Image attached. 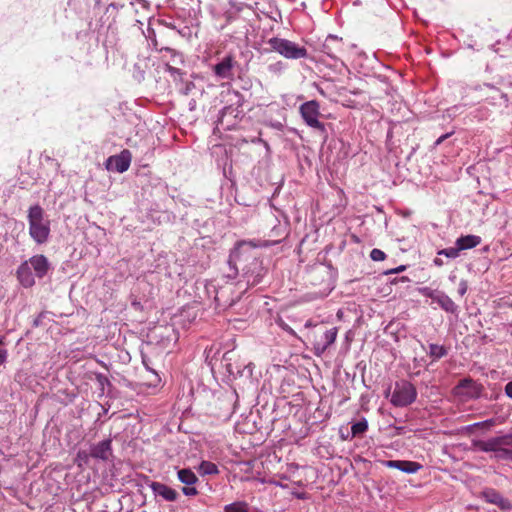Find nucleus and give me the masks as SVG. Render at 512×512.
<instances>
[{"label": "nucleus", "mask_w": 512, "mask_h": 512, "mask_svg": "<svg viewBox=\"0 0 512 512\" xmlns=\"http://www.w3.org/2000/svg\"><path fill=\"white\" fill-rule=\"evenodd\" d=\"M228 262L236 271L240 269L243 272L250 286L259 284L267 271L262 261L254 255L253 246L248 242L238 243L231 251Z\"/></svg>", "instance_id": "1"}, {"label": "nucleus", "mask_w": 512, "mask_h": 512, "mask_svg": "<svg viewBox=\"0 0 512 512\" xmlns=\"http://www.w3.org/2000/svg\"><path fill=\"white\" fill-rule=\"evenodd\" d=\"M472 449L493 452L495 461H512V434L491 437L488 440H472Z\"/></svg>", "instance_id": "2"}, {"label": "nucleus", "mask_w": 512, "mask_h": 512, "mask_svg": "<svg viewBox=\"0 0 512 512\" xmlns=\"http://www.w3.org/2000/svg\"><path fill=\"white\" fill-rule=\"evenodd\" d=\"M29 234L38 244L45 243L50 234L49 221L44 219V210L38 204L31 206L28 212Z\"/></svg>", "instance_id": "3"}, {"label": "nucleus", "mask_w": 512, "mask_h": 512, "mask_svg": "<svg viewBox=\"0 0 512 512\" xmlns=\"http://www.w3.org/2000/svg\"><path fill=\"white\" fill-rule=\"evenodd\" d=\"M270 50L279 53L286 59L297 60L308 57V51L304 46L288 39L272 37L267 41Z\"/></svg>", "instance_id": "4"}, {"label": "nucleus", "mask_w": 512, "mask_h": 512, "mask_svg": "<svg viewBox=\"0 0 512 512\" xmlns=\"http://www.w3.org/2000/svg\"><path fill=\"white\" fill-rule=\"evenodd\" d=\"M416 397L414 385L408 381H401L396 382L390 401L396 407H405L412 404Z\"/></svg>", "instance_id": "5"}, {"label": "nucleus", "mask_w": 512, "mask_h": 512, "mask_svg": "<svg viewBox=\"0 0 512 512\" xmlns=\"http://www.w3.org/2000/svg\"><path fill=\"white\" fill-rule=\"evenodd\" d=\"M299 112L304 122L311 128L322 133L326 132L325 124L319 121L320 105L316 100H310L301 104Z\"/></svg>", "instance_id": "6"}, {"label": "nucleus", "mask_w": 512, "mask_h": 512, "mask_svg": "<svg viewBox=\"0 0 512 512\" xmlns=\"http://www.w3.org/2000/svg\"><path fill=\"white\" fill-rule=\"evenodd\" d=\"M321 52L330 59L339 61L345 52V44L342 38L328 35L321 46Z\"/></svg>", "instance_id": "7"}, {"label": "nucleus", "mask_w": 512, "mask_h": 512, "mask_svg": "<svg viewBox=\"0 0 512 512\" xmlns=\"http://www.w3.org/2000/svg\"><path fill=\"white\" fill-rule=\"evenodd\" d=\"M420 293L428 298H431L433 301L437 302L440 307L449 313H456L457 305L453 302V300L447 296L445 293L437 290H432L429 287H424L420 289Z\"/></svg>", "instance_id": "8"}, {"label": "nucleus", "mask_w": 512, "mask_h": 512, "mask_svg": "<svg viewBox=\"0 0 512 512\" xmlns=\"http://www.w3.org/2000/svg\"><path fill=\"white\" fill-rule=\"evenodd\" d=\"M338 329L336 327L325 331L321 336H314L313 350L316 356H321L335 342Z\"/></svg>", "instance_id": "9"}, {"label": "nucleus", "mask_w": 512, "mask_h": 512, "mask_svg": "<svg viewBox=\"0 0 512 512\" xmlns=\"http://www.w3.org/2000/svg\"><path fill=\"white\" fill-rule=\"evenodd\" d=\"M146 483L152 489L155 496H160L166 501H169V502L176 501L179 496L178 492L175 489H173L163 483L156 482V481H150L147 477H146Z\"/></svg>", "instance_id": "10"}, {"label": "nucleus", "mask_w": 512, "mask_h": 512, "mask_svg": "<svg viewBox=\"0 0 512 512\" xmlns=\"http://www.w3.org/2000/svg\"><path fill=\"white\" fill-rule=\"evenodd\" d=\"M132 155L127 149L123 150L119 155L111 156L107 161V168L111 169L110 166H114V170L123 173L128 170L131 163Z\"/></svg>", "instance_id": "11"}, {"label": "nucleus", "mask_w": 512, "mask_h": 512, "mask_svg": "<svg viewBox=\"0 0 512 512\" xmlns=\"http://www.w3.org/2000/svg\"><path fill=\"white\" fill-rule=\"evenodd\" d=\"M90 455L92 458L102 461L110 460L112 456V440L105 439L95 445L91 446Z\"/></svg>", "instance_id": "12"}, {"label": "nucleus", "mask_w": 512, "mask_h": 512, "mask_svg": "<svg viewBox=\"0 0 512 512\" xmlns=\"http://www.w3.org/2000/svg\"><path fill=\"white\" fill-rule=\"evenodd\" d=\"M160 52H166L170 55L171 61L166 63V68L171 73V75H181L180 69L174 65L183 64L184 60L182 54L169 47H161Z\"/></svg>", "instance_id": "13"}, {"label": "nucleus", "mask_w": 512, "mask_h": 512, "mask_svg": "<svg viewBox=\"0 0 512 512\" xmlns=\"http://www.w3.org/2000/svg\"><path fill=\"white\" fill-rule=\"evenodd\" d=\"M37 277H44L49 270V262L44 255H35L27 261Z\"/></svg>", "instance_id": "14"}, {"label": "nucleus", "mask_w": 512, "mask_h": 512, "mask_svg": "<svg viewBox=\"0 0 512 512\" xmlns=\"http://www.w3.org/2000/svg\"><path fill=\"white\" fill-rule=\"evenodd\" d=\"M483 495L487 502L499 506L502 510L512 509V504L510 501L493 489L485 491Z\"/></svg>", "instance_id": "15"}, {"label": "nucleus", "mask_w": 512, "mask_h": 512, "mask_svg": "<svg viewBox=\"0 0 512 512\" xmlns=\"http://www.w3.org/2000/svg\"><path fill=\"white\" fill-rule=\"evenodd\" d=\"M17 278L25 288L32 287L35 284V279L28 262H24L19 266L17 270Z\"/></svg>", "instance_id": "16"}, {"label": "nucleus", "mask_w": 512, "mask_h": 512, "mask_svg": "<svg viewBox=\"0 0 512 512\" xmlns=\"http://www.w3.org/2000/svg\"><path fill=\"white\" fill-rule=\"evenodd\" d=\"M233 57L232 56H226L222 59L221 62L216 64L214 66V72L215 74L223 79L230 78L232 76V68H233Z\"/></svg>", "instance_id": "17"}, {"label": "nucleus", "mask_w": 512, "mask_h": 512, "mask_svg": "<svg viewBox=\"0 0 512 512\" xmlns=\"http://www.w3.org/2000/svg\"><path fill=\"white\" fill-rule=\"evenodd\" d=\"M481 243V237L476 235H465L461 236L456 240V245L459 246V249L467 250L472 249L478 246Z\"/></svg>", "instance_id": "18"}, {"label": "nucleus", "mask_w": 512, "mask_h": 512, "mask_svg": "<svg viewBox=\"0 0 512 512\" xmlns=\"http://www.w3.org/2000/svg\"><path fill=\"white\" fill-rule=\"evenodd\" d=\"M458 389H468L466 392V395L472 398L479 397L481 386L477 385L473 382L471 379H463L460 381L459 385L457 386Z\"/></svg>", "instance_id": "19"}, {"label": "nucleus", "mask_w": 512, "mask_h": 512, "mask_svg": "<svg viewBox=\"0 0 512 512\" xmlns=\"http://www.w3.org/2000/svg\"><path fill=\"white\" fill-rule=\"evenodd\" d=\"M177 476L180 482L188 486L194 485L198 481L195 473L188 468L178 470Z\"/></svg>", "instance_id": "20"}, {"label": "nucleus", "mask_w": 512, "mask_h": 512, "mask_svg": "<svg viewBox=\"0 0 512 512\" xmlns=\"http://www.w3.org/2000/svg\"><path fill=\"white\" fill-rule=\"evenodd\" d=\"M198 471L201 475H216L219 473L216 464L210 461H202L198 467Z\"/></svg>", "instance_id": "21"}, {"label": "nucleus", "mask_w": 512, "mask_h": 512, "mask_svg": "<svg viewBox=\"0 0 512 512\" xmlns=\"http://www.w3.org/2000/svg\"><path fill=\"white\" fill-rule=\"evenodd\" d=\"M368 429V422L365 418H362L360 421L354 423L351 427L352 437H356L365 433Z\"/></svg>", "instance_id": "22"}, {"label": "nucleus", "mask_w": 512, "mask_h": 512, "mask_svg": "<svg viewBox=\"0 0 512 512\" xmlns=\"http://www.w3.org/2000/svg\"><path fill=\"white\" fill-rule=\"evenodd\" d=\"M429 354L431 357L435 359H440L447 354V350L444 346H440L438 344H430L429 345Z\"/></svg>", "instance_id": "23"}, {"label": "nucleus", "mask_w": 512, "mask_h": 512, "mask_svg": "<svg viewBox=\"0 0 512 512\" xmlns=\"http://www.w3.org/2000/svg\"><path fill=\"white\" fill-rule=\"evenodd\" d=\"M420 468L421 465L413 461L403 460L402 465H400V470L409 474L416 473Z\"/></svg>", "instance_id": "24"}, {"label": "nucleus", "mask_w": 512, "mask_h": 512, "mask_svg": "<svg viewBox=\"0 0 512 512\" xmlns=\"http://www.w3.org/2000/svg\"><path fill=\"white\" fill-rule=\"evenodd\" d=\"M225 512H248V507L245 502H234L224 507Z\"/></svg>", "instance_id": "25"}, {"label": "nucleus", "mask_w": 512, "mask_h": 512, "mask_svg": "<svg viewBox=\"0 0 512 512\" xmlns=\"http://www.w3.org/2000/svg\"><path fill=\"white\" fill-rule=\"evenodd\" d=\"M460 251L459 246L456 245L455 247H449L438 251V255H444L448 258L455 259L459 256Z\"/></svg>", "instance_id": "26"}, {"label": "nucleus", "mask_w": 512, "mask_h": 512, "mask_svg": "<svg viewBox=\"0 0 512 512\" xmlns=\"http://www.w3.org/2000/svg\"><path fill=\"white\" fill-rule=\"evenodd\" d=\"M90 457V452L88 453L85 450H79L76 455V461L78 462V466L81 467L82 463L87 464Z\"/></svg>", "instance_id": "27"}, {"label": "nucleus", "mask_w": 512, "mask_h": 512, "mask_svg": "<svg viewBox=\"0 0 512 512\" xmlns=\"http://www.w3.org/2000/svg\"><path fill=\"white\" fill-rule=\"evenodd\" d=\"M224 293H225V289L224 288H222L219 291H217L216 296H215V301L217 302V305L218 306H230V305H232L233 300L228 302V301H225V300L222 299L223 296H224Z\"/></svg>", "instance_id": "28"}, {"label": "nucleus", "mask_w": 512, "mask_h": 512, "mask_svg": "<svg viewBox=\"0 0 512 512\" xmlns=\"http://www.w3.org/2000/svg\"><path fill=\"white\" fill-rule=\"evenodd\" d=\"M370 257L373 261H383L386 258V254L377 248H374L371 253Z\"/></svg>", "instance_id": "29"}, {"label": "nucleus", "mask_w": 512, "mask_h": 512, "mask_svg": "<svg viewBox=\"0 0 512 512\" xmlns=\"http://www.w3.org/2000/svg\"><path fill=\"white\" fill-rule=\"evenodd\" d=\"M403 460H387L384 464L389 468H395L400 470V465H402Z\"/></svg>", "instance_id": "30"}, {"label": "nucleus", "mask_w": 512, "mask_h": 512, "mask_svg": "<svg viewBox=\"0 0 512 512\" xmlns=\"http://www.w3.org/2000/svg\"><path fill=\"white\" fill-rule=\"evenodd\" d=\"M182 492L186 496H195V495L198 494V490L195 487H191V486H188V485H186V487L182 488Z\"/></svg>", "instance_id": "31"}, {"label": "nucleus", "mask_w": 512, "mask_h": 512, "mask_svg": "<svg viewBox=\"0 0 512 512\" xmlns=\"http://www.w3.org/2000/svg\"><path fill=\"white\" fill-rule=\"evenodd\" d=\"M492 425H494V420L489 419V420H485L483 422L474 423L471 427H490Z\"/></svg>", "instance_id": "32"}, {"label": "nucleus", "mask_w": 512, "mask_h": 512, "mask_svg": "<svg viewBox=\"0 0 512 512\" xmlns=\"http://www.w3.org/2000/svg\"><path fill=\"white\" fill-rule=\"evenodd\" d=\"M467 282L466 281H461L460 284H459V289H458V293L463 296L466 292H467Z\"/></svg>", "instance_id": "33"}, {"label": "nucleus", "mask_w": 512, "mask_h": 512, "mask_svg": "<svg viewBox=\"0 0 512 512\" xmlns=\"http://www.w3.org/2000/svg\"><path fill=\"white\" fill-rule=\"evenodd\" d=\"M453 134V132H450V133H446L442 136H440L436 142H435V145L438 146L440 145L441 143H443L447 138H449L451 135Z\"/></svg>", "instance_id": "34"}, {"label": "nucleus", "mask_w": 512, "mask_h": 512, "mask_svg": "<svg viewBox=\"0 0 512 512\" xmlns=\"http://www.w3.org/2000/svg\"><path fill=\"white\" fill-rule=\"evenodd\" d=\"M505 393L509 398H512V381H510L506 384Z\"/></svg>", "instance_id": "35"}, {"label": "nucleus", "mask_w": 512, "mask_h": 512, "mask_svg": "<svg viewBox=\"0 0 512 512\" xmlns=\"http://www.w3.org/2000/svg\"><path fill=\"white\" fill-rule=\"evenodd\" d=\"M7 358V351L5 349L0 348V365L5 363Z\"/></svg>", "instance_id": "36"}, {"label": "nucleus", "mask_w": 512, "mask_h": 512, "mask_svg": "<svg viewBox=\"0 0 512 512\" xmlns=\"http://www.w3.org/2000/svg\"><path fill=\"white\" fill-rule=\"evenodd\" d=\"M405 269H406V267L404 265H401L395 269L388 270L386 273L387 274L398 273V272L404 271Z\"/></svg>", "instance_id": "37"}, {"label": "nucleus", "mask_w": 512, "mask_h": 512, "mask_svg": "<svg viewBox=\"0 0 512 512\" xmlns=\"http://www.w3.org/2000/svg\"><path fill=\"white\" fill-rule=\"evenodd\" d=\"M143 364L144 366L146 367L147 370H149L150 372L154 373L155 374V378L156 380H159L158 379V375L154 372V370H152L150 367H149V363L147 362V360L145 359V357H143Z\"/></svg>", "instance_id": "38"}, {"label": "nucleus", "mask_w": 512, "mask_h": 512, "mask_svg": "<svg viewBox=\"0 0 512 512\" xmlns=\"http://www.w3.org/2000/svg\"><path fill=\"white\" fill-rule=\"evenodd\" d=\"M42 316H43V313L39 314V315L35 318V320H34V322H33V325H34L35 327H38V326L41 324V322H42Z\"/></svg>", "instance_id": "39"}, {"label": "nucleus", "mask_w": 512, "mask_h": 512, "mask_svg": "<svg viewBox=\"0 0 512 512\" xmlns=\"http://www.w3.org/2000/svg\"><path fill=\"white\" fill-rule=\"evenodd\" d=\"M234 355V353L232 351H228L224 354L223 356V360L224 361H230L232 360V356Z\"/></svg>", "instance_id": "40"}, {"label": "nucleus", "mask_w": 512, "mask_h": 512, "mask_svg": "<svg viewBox=\"0 0 512 512\" xmlns=\"http://www.w3.org/2000/svg\"><path fill=\"white\" fill-rule=\"evenodd\" d=\"M224 16H225V19H226V24H229L233 20V15L230 12H226L224 14Z\"/></svg>", "instance_id": "41"}, {"label": "nucleus", "mask_w": 512, "mask_h": 512, "mask_svg": "<svg viewBox=\"0 0 512 512\" xmlns=\"http://www.w3.org/2000/svg\"><path fill=\"white\" fill-rule=\"evenodd\" d=\"M97 379H98V381H99L101 384H103L104 382H108L107 377H105V376H104V375H102V374H98V375H97Z\"/></svg>", "instance_id": "42"}, {"label": "nucleus", "mask_w": 512, "mask_h": 512, "mask_svg": "<svg viewBox=\"0 0 512 512\" xmlns=\"http://www.w3.org/2000/svg\"><path fill=\"white\" fill-rule=\"evenodd\" d=\"M433 262L438 267H440V266H442L444 264L443 260L441 258H438V257L435 258Z\"/></svg>", "instance_id": "43"}, {"label": "nucleus", "mask_w": 512, "mask_h": 512, "mask_svg": "<svg viewBox=\"0 0 512 512\" xmlns=\"http://www.w3.org/2000/svg\"><path fill=\"white\" fill-rule=\"evenodd\" d=\"M226 368H227V371H228L230 374H234V370H233V367H232V364H231V363H227V364H226Z\"/></svg>", "instance_id": "44"}, {"label": "nucleus", "mask_w": 512, "mask_h": 512, "mask_svg": "<svg viewBox=\"0 0 512 512\" xmlns=\"http://www.w3.org/2000/svg\"><path fill=\"white\" fill-rule=\"evenodd\" d=\"M154 46L156 49H158L160 51V44L157 43V41L154 42Z\"/></svg>", "instance_id": "45"}, {"label": "nucleus", "mask_w": 512, "mask_h": 512, "mask_svg": "<svg viewBox=\"0 0 512 512\" xmlns=\"http://www.w3.org/2000/svg\"><path fill=\"white\" fill-rule=\"evenodd\" d=\"M311 326H312L311 321H307L306 324H305V327H311Z\"/></svg>", "instance_id": "46"}, {"label": "nucleus", "mask_w": 512, "mask_h": 512, "mask_svg": "<svg viewBox=\"0 0 512 512\" xmlns=\"http://www.w3.org/2000/svg\"><path fill=\"white\" fill-rule=\"evenodd\" d=\"M399 280L405 282V281H408V278L407 277H401Z\"/></svg>", "instance_id": "47"}, {"label": "nucleus", "mask_w": 512, "mask_h": 512, "mask_svg": "<svg viewBox=\"0 0 512 512\" xmlns=\"http://www.w3.org/2000/svg\"><path fill=\"white\" fill-rule=\"evenodd\" d=\"M0 344H4V337L0 338Z\"/></svg>", "instance_id": "48"}]
</instances>
